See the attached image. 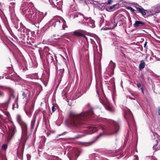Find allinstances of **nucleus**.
I'll use <instances>...</instances> for the list:
<instances>
[{"instance_id": "09e8293b", "label": "nucleus", "mask_w": 160, "mask_h": 160, "mask_svg": "<svg viewBox=\"0 0 160 160\" xmlns=\"http://www.w3.org/2000/svg\"><path fill=\"white\" fill-rule=\"evenodd\" d=\"M140 89H141L142 90V92L143 93V89H142V88H140Z\"/></svg>"}, {"instance_id": "2f4dec72", "label": "nucleus", "mask_w": 160, "mask_h": 160, "mask_svg": "<svg viewBox=\"0 0 160 160\" xmlns=\"http://www.w3.org/2000/svg\"><path fill=\"white\" fill-rule=\"evenodd\" d=\"M4 93L3 92L0 91V97H2L4 96Z\"/></svg>"}, {"instance_id": "412c9836", "label": "nucleus", "mask_w": 160, "mask_h": 160, "mask_svg": "<svg viewBox=\"0 0 160 160\" xmlns=\"http://www.w3.org/2000/svg\"><path fill=\"white\" fill-rule=\"evenodd\" d=\"M21 126L22 130L26 132L27 129V125L25 124H23L22 125H21Z\"/></svg>"}, {"instance_id": "ddd939ff", "label": "nucleus", "mask_w": 160, "mask_h": 160, "mask_svg": "<svg viewBox=\"0 0 160 160\" xmlns=\"http://www.w3.org/2000/svg\"><path fill=\"white\" fill-rule=\"evenodd\" d=\"M145 25V23L144 22L141 21H136L133 24V26L134 27L137 28L139 27L143 26Z\"/></svg>"}, {"instance_id": "79ce46f5", "label": "nucleus", "mask_w": 160, "mask_h": 160, "mask_svg": "<svg viewBox=\"0 0 160 160\" xmlns=\"http://www.w3.org/2000/svg\"><path fill=\"white\" fill-rule=\"evenodd\" d=\"M15 4V3H14V2L10 3V5H14Z\"/></svg>"}, {"instance_id": "603ef678", "label": "nucleus", "mask_w": 160, "mask_h": 160, "mask_svg": "<svg viewBox=\"0 0 160 160\" xmlns=\"http://www.w3.org/2000/svg\"><path fill=\"white\" fill-rule=\"evenodd\" d=\"M104 30H107V29H106V28H104Z\"/></svg>"}, {"instance_id": "423d86ee", "label": "nucleus", "mask_w": 160, "mask_h": 160, "mask_svg": "<svg viewBox=\"0 0 160 160\" xmlns=\"http://www.w3.org/2000/svg\"><path fill=\"white\" fill-rule=\"evenodd\" d=\"M118 23L119 24V26H122L123 24V22L121 20H119L118 22H116L115 18H113L111 20V22L108 24H107V25L109 27L107 29H112L114 28L117 26Z\"/></svg>"}, {"instance_id": "5701e85b", "label": "nucleus", "mask_w": 160, "mask_h": 160, "mask_svg": "<svg viewBox=\"0 0 160 160\" xmlns=\"http://www.w3.org/2000/svg\"><path fill=\"white\" fill-rule=\"evenodd\" d=\"M49 50V48L47 47H45L44 48V51L45 52H47V53H48L50 54L49 52H48Z\"/></svg>"}, {"instance_id": "2eb2a0df", "label": "nucleus", "mask_w": 160, "mask_h": 160, "mask_svg": "<svg viewBox=\"0 0 160 160\" xmlns=\"http://www.w3.org/2000/svg\"><path fill=\"white\" fill-rule=\"evenodd\" d=\"M98 129L97 128L94 126H92L89 127V132H88V134H90L92 133H94L96 132Z\"/></svg>"}, {"instance_id": "0eeeda50", "label": "nucleus", "mask_w": 160, "mask_h": 160, "mask_svg": "<svg viewBox=\"0 0 160 160\" xmlns=\"http://www.w3.org/2000/svg\"><path fill=\"white\" fill-rule=\"evenodd\" d=\"M125 118L127 120L129 127L130 128L131 123H133L134 121L131 112L129 110L126 112L125 115Z\"/></svg>"}, {"instance_id": "a878e982", "label": "nucleus", "mask_w": 160, "mask_h": 160, "mask_svg": "<svg viewBox=\"0 0 160 160\" xmlns=\"http://www.w3.org/2000/svg\"><path fill=\"white\" fill-rule=\"evenodd\" d=\"M2 149L6 150L7 148V145L6 144H3L2 147Z\"/></svg>"}, {"instance_id": "f03ea898", "label": "nucleus", "mask_w": 160, "mask_h": 160, "mask_svg": "<svg viewBox=\"0 0 160 160\" xmlns=\"http://www.w3.org/2000/svg\"><path fill=\"white\" fill-rule=\"evenodd\" d=\"M110 126L108 127L106 125H100L99 128L102 129L104 132L108 131L109 135H116L119 130V126L117 122L111 121L110 122Z\"/></svg>"}, {"instance_id": "4c0bfd02", "label": "nucleus", "mask_w": 160, "mask_h": 160, "mask_svg": "<svg viewBox=\"0 0 160 160\" xmlns=\"http://www.w3.org/2000/svg\"><path fill=\"white\" fill-rule=\"evenodd\" d=\"M130 10L132 12H134L135 11V10L132 8L130 9Z\"/></svg>"}, {"instance_id": "ea45409f", "label": "nucleus", "mask_w": 160, "mask_h": 160, "mask_svg": "<svg viewBox=\"0 0 160 160\" xmlns=\"http://www.w3.org/2000/svg\"><path fill=\"white\" fill-rule=\"evenodd\" d=\"M118 17H122V18H124V16L122 15V14H120V15H119L118 16Z\"/></svg>"}, {"instance_id": "9b49d317", "label": "nucleus", "mask_w": 160, "mask_h": 160, "mask_svg": "<svg viewBox=\"0 0 160 160\" xmlns=\"http://www.w3.org/2000/svg\"><path fill=\"white\" fill-rule=\"evenodd\" d=\"M135 7L137 8V10L138 12L141 13L142 15H146V12L147 11L146 10L144 9L141 6H140L138 4H135Z\"/></svg>"}, {"instance_id": "5fc2aeb1", "label": "nucleus", "mask_w": 160, "mask_h": 160, "mask_svg": "<svg viewBox=\"0 0 160 160\" xmlns=\"http://www.w3.org/2000/svg\"><path fill=\"white\" fill-rule=\"evenodd\" d=\"M79 155H78L77 156V157H78V156H79Z\"/></svg>"}, {"instance_id": "58836bf2", "label": "nucleus", "mask_w": 160, "mask_h": 160, "mask_svg": "<svg viewBox=\"0 0 160 160\" xmlns=\"http://www.w3.org/2000/svg\"><path fill=\"white\" fill-rule=\"evenodd\" d=\"M102 133H100L98 136L97 137V138H98L99 137H100L101 136H102Z\"/></svg>"}, {"instance_id": "f704fd0d", "label": "nucleus", "mask_w": 160, "mask_h": 160, "mask_svg": "<svg viewBox=\"0 0 160 160\" xmlns=\"http://www.w3.org/2000/svg\"><path fill=\"white\" fill-rule=\"evenodd\" d=\"M104 20L103 18L101 19L100 22L101 23H102L104 22Z\"/></svg>"}, {"instance_id": "8fccbe9b", "label": "nucleus", "mask_w": 160, "mask_h": 160, "mask_svg": "<svg viewBox=\"0 0 160 160\" xmlns=\"http://www.w3.org/2000/svg\"><path fill=\"white\" fill-rule=\"evenodd\" d=\"M47 14V12H45V13L43 15L44 16V17Z\"/></svg>"}, {"instance_id": "49530a36", "label": "nucleus", "mask_w": 160, "mask_h": 160, "mask_svg": "<svg viewBox=\"0 0 160 160\" xmlns=\"http://www.w3.org/2000/svg\"><path fill=\"white\" fill-rule=\"evenodd\" d=\"M147 44V42H146L144 44V47H145Z\"/></svg>"}, {"instance_id": "f3484780", "label": "nucleus", "mask_w": 160, "mask_h": 160, "mask_svg": "<svg viewBox=\"0 0 160 160\" xmlns=\"http://www.w3.org/2000/svg\"><path fill=\"white\" fill-rule=\"evenodd\" d=\"M36 120V118L35 117L34 118L32 119L31 121V123L30 128H31V130L32 131L33 130V129L34 128Z\"/></svg>"}, {"instance_id": "864d4df0", "label": "nucleus", "mask_w": 160, "mask_h": 160, "mask_svg": "<svg viewBox=\"0 0 160 160\" xmlns=\"http://www.w3.org/2000/svg\"><path fill=\"white\" fill-rule=\"evenodd\" d=\"M56 36V35H53V37H54V36Z\"/></svg>"}, {"instance_id": "39448f33", "label": "nucleus", "mask_w": 160, "mask_h": 160, "mask_svg": "<svg viewBox=\"0 0 160 160\" xmlns=\"http://www.w3.org/2000/svg\"><path fill=\"white\" fill-rule=\"evenodd\" d=\"M44 18V16L43 12H40L38 14L35 12L34 15L33 16L32 21L35 22L37 24L39 23Z\"/></svg>"}, {"instance_id": "a211bd4d", "label": "nucleus", "mask_w": 160, "mask_h": 160, "mask_svg": "<svg viewBox=\"0 0 160 160\" xmlns=\"http://www.w3.org/2000/svg\"><path fill=\"white\" fill-rule=\"evenodd\" d=\"M145 65V63L144 61H141L139 65V68L140 70H142L144 68Z\"/></svg>"}, {"instance_id": "6ab92c4d", "label": "nucleus", "mask_w": 160, "mask_h": 160, "mask_svg": "<svg viewBox=\"0 0 160 160\" xmlns=\"http://www.w3.org/2000/svg\"><path fill=\"white\" fill-rule=\"evenodd\" d=\"M43 140L42 141H40V144L39 145V148H41L42 146L44 145L45 142V138H43Z\"/></svg>"}, {"instance_id": "de8ad7c7", "label": "nucleus", "mask_w": 160, "mask_h": 160, "mask_svg": "<svg viewBox=\"0 0 160 160\" xmlns=\"http://www.w3.org/2000/svg\"><path fill=\"white\" fill-rule=\"evenodd\" d=\"M60 70V71H61V72H63L64 71V69H61Z\"/></svg>"}, {"instance_id": "4d7b16f0", "label": "nucleus", "mask_w": 160, "mask_h": 160, "mask_svg": "<svg viewBox=\"0 0 160 160\" xmlns=\"http://www.w3.org/2000/svg\"><path fill=\"white\" fill-rule=\"evenodd\" d=\"M105 159V160H107V159Z\"/></svg>"}, {"instance_id": "393cba45", "label": "nucleus", "mask_w": 160, "mask_h": 160, "mask_svg": "<svg viewBox=\"0 0 160 160\" xmlns=\"http://www.w3.org/2000/svg\"><path fill=\"white\" fill-rule=\"evenodd\" d=\"M2 89L3 90H9L10 91H11L12 90L11 88L8 87H6V86H2Z\"/></svg>"}, {"instance_id": "7c9ffc66", "label": "nucleus", "mask_w": 160, "mask_h": 160, "mask_svg": "<svg viewBox=\"0 0 160 160\" xmlns=\"http://www.w3.org/2000/svg\"><path fill=\"white\" fill-rule=\"evenodd\" d=\"M85 33H83L82 35V37L84 38L86 40H88L87 38L84 35V34Z\"/></svg>"}, {"instance_id": "b1692460", "label": "nucleus", "mask_w": 160, "mask_h": 160, "mask_svg": "<svg viewBox=\"0 0 160 160\" xmlns=\"http://www.w3.org/2000/svg\"><path fill=\"white\" fill-rule=\"evenodd\" d=\"M22 32L23 33V34H24V35H25V34L26 35H28V31L26 28H24L23 29Z\"/></svg>"}, {"instance_id": "6e6d98bb", "label": "nucleus", "mask_w": 160, "mask_h": 160, "mask_svg": "<svg viewBox=\"0 0 160 160\" xmlns=\"http://www.w3.org/2000/svg\"><path fill=\"white\" fill-rule=\"evenodd\" d=\"M22 153H21V155L22 156Z\"/></svg>"}, {"instance_id": "3c124183", "label": "nucleus", "mask_w": 160, "mask_h": 160, "mask_svg": "<svg viewBox=\"0 0 160 160\" xmlns=\"http://www.w3.org/2000/svg\"><path fill=\"white\" fill-rule=\"evenodd\" d=\"M60 38H55V39H60Z\"/></svg>"}, {"instance_id": "37998d69", "label": "nucleus", "mask_w": 160, "mask_h": 160, "mask_svg": "<svg viewBox=\"0 0 160 160\" xmlns=\"http://www.w3.org/2000/svg\"><path fill=\"white\" fill-rule=\"evenodd\" d=\"M12 97L14 98V97H13V95H12L10 96V98H9V101H10V100L11 98H12Z\"/></svg>"}, {"instance_id": "a18cd8bd", "label": "nucleus", "mask_w": 160, "mask_h": 160, "mask_svg": "<svg viewBox=\"0 0 160 160\" xmlns=\"http://www.w3.org/2000/svg\"><path fill=\"white\" fill-rule=\"evenodd\" d=\"M132 7H128L127 8L130 10V9Z\"/></svg>"}, {"instance_id": "e433bc0d", "label": "nucleus", "mask_w": 160, "mask_h": 160, "mask_svg": "<svg viewBox=\"0 0 160 160\" xmlns=\"http://www.w3.org/2000/svg\"><path fill=\"white\" fill-rule=\"evenodd\" d=\"M67 133V132H63V133H61V134H59L58 136H60L61 135H63L64 134L66 133Z\"/></svg>"}, {"instance_id": "473e14b6", "label": "nucleus", "mask_w": 160, "mask_h": 160, "mask_svg": "<svg viewBox=\"0 0 160 160\" xmlns=\"http://www.w3.org/2000/svg\"><path fill=\"white\" fill-rule=\"evenodd\" d=\"M27 160H29L30 158V156L29 154H27Z\"/></svg>"}, {"instance_id": "20e7f679", "label": "nucleus", "mask_w": 160, "mask_h": 160, "mask_svg": "<svg viewBox=\"0 0 160 160\" xmlns=\"http://www.w3.org/2000/svg\"><path fill=\"white\" fill-rule=\"evenodd\" d=\"M52 25L55 27H62L63 29H65V28L67 27L65 21L63 19L60 17L56 18V21L55 22L53 23Z\"/></svg>"}, {"instance_id": "7ed1b4c3", "label": "nucleus", "mask_w": 160, "mask_h": 160, "mask_svg": "<svg viewBox=\"0 0 160 160\" xmlns=\"http://www.w3.org/2000/svg\"><path fill=\"white\" fill-rule=\"evenodd\" d=\"M32 4L30 2L25 3L22 6V12L28 20L32 21L35 13L33 9L31 8Z\"/></svg>"}, {"instance_id": "a19ab883", "label": "nucleus", "mask_w": 160, "mask_h": 160, "mask_svg": "<svg viewBox=\"0 0 160 160\" xmlns=\"http://www.w3.org/2000/svg\"><path fill=\"white\" fill-rule=\"evenodd\" d=\"M158 113L159 115H160V108H158Z\"/></svg>"}, {"instance_id": "1a4fd4ad", "label": "nucleus", "mask_w": 160, "mask_h": 160, "mask_svg": "<svg viewBox=\"0 0 160 160\" xmlns=\"http://www.w3.org/2000/svg\"><path fill=\"white\" fill-rule=\"evenodd\" d=\"M82 16L83 17L85 21H86L88 23V25L90 27L93 28L95 27L94 21L91 19V18L88 17H86L83 15L82 14Z\"/></svg>"}, {"instance_id": "c03bdc74", "label": "nucleus", "mask_w": 160, "mask_h": 160, "mask_svg": "<svg viewBox=\"0 0 160 160\" xmlns=\"http://www.w3.org/2000/svg\"><path fill=\"white\" fill-rule=\"evenodd\" d=\"M115 6V5H113L112 6H111L110 7V9L113 8H114V7Z\"/></svg>"}, {"instance_id": "72a5a7b5", "label": "nucleus", "mask_w": 160, "mask_h": 160, "mask_svg": "<svg viewBox=\"0 0 160 160\" xmlns=\"http://www.w3.org/2000/svg\"><path fill=\"white\" fill-rule=\"evenodd\" d=\"M107 2L108 4H110L112 3V0H108Z\"/></svg>"}, {"instance_id": "f257e3e1", "label": "nucleus", "mask_w": 160, "mask_h": 160, "mask_svg": "<svg viewBox=\"0 0 160 160\" xmlns=\"http://www.w3.org/2000/svg\"><path fill=\"white\" fill-rule=\"evenodd\" d=\"M93 114L92 110L79 114H76L74 112L70 111L67 124L69 126L75 128V131H72L73 132H78V131L75 129L80 127V125L83 123L82 121L88 120Z\"/></svg>"}, {"instance_id": "dca6fc26", "label": "nucleus", "mask_w": 160, "mask_h": 160, "mask_svg": "<svg viewBox=\"0 0 160 160\" xmlns=\"http://www.w3.org/2000/svg\"><path fill=\"white\" fill-rule=\"evenodd\" d=\"M104 106L107 110L111 112H113L115 111V109L114 108L111 107L107 104H104Z\"/></svg>"}, {"instance_id": "4be33fe9", "label": "nucleus", "mask_w": 160, "mask_h": 160, "mask_svg": "<svg viewBox=\"0 0 160 160\" xmlns=\"http://www.w3.org/2000/svg\"><path fill=\"white\" fill-rule=\"evenodd\" d=\"M25 111L26 114L28 116H30L31 115L32 111H30V110H29L28 109V110H25Z\"/></svg>"}, {"instance_id": "cd10ccee", "label": "nucleus", "mask_w": 160, "mask_h": 160, "mask_svg": "<svg viewBox=\"0 0 160 160\" xmlns=\"http://www.w3.org/2000/svg\"><path fill=\"white\" fill-rule=\"evenodd\" d=\"M34 108V105L32 104L28 108V109L30 110V111H32L33 110Z\"/></svg>"}, {"instance_id": "6e6552de", "label": "nucleus", "mask_w": 160, "mask_h": 160, "mask_svg": "<svg viewBox=\"0 0 160 160\" xmlns=\"http://www.w3.org/2000/svg\"><path fill=\"white\" fill-rule=\"evenodd\" d=\"M8 129L9 133L7 137V139L8 140H10L16 132V130L15 127L14 126L10 127H9Z\"/></svg>"}, {"instance_id": "bb28decb", "label": "nucleus", "mask_w": 160, "mask_h": 160, "mask_svg": "<svg viewBox=\"0 0 160 160\" xmlns=\"http://www.w3.org/2000/svg\"><path fill=\"white\" fill-rule=\"evenodd\" d=\"M110 63L112 65V67H113V69H114L116 66L115 63L113 62L112 61H110Z\"/></svg>"}, {"instance_id": "c85d7f7f", "label": "nucleus", "mask_w": 160, "mask_h": 160, "mask_svg": "<svg viewBox=\"0 0 160 160\" xmlns=\"http://www.w3.org/2000/svg\"><path fill=\"white\" fill-rule=\"evenodd\" d=\"M56 158V157L53 156H51L50 158V159H51V160H55Z\"/></svg>"}, {"instance_id": "f8f14e48", "label": "nucleus", "mask_w": 160, "mask_h": 160, "mask_svg": "<svg viewBox=\"0 0 160 160\" xmlns=\"http://www.w3.org/2000/svg\"><path fill=\"white\" fill-rule=\"evenodd\" d=\"M155 142L154 144L153 148L156 150H159L160 148V137H158L157 139L155 140Z\"/></svg>"}, {"instance_id": "9d476101", "label": "nucleus", "mask_w": 160, "mask_h": 160, "mask_svg": "<svg viewBox=\"0 0 160 160\" xmlns=\"http://www.w3.org/2000/svg\"><path fill=\"white\" fill-rule=\"evenodd\" d=\"M85 31L81 29L76 30L71 33V35L77 37H82L83 33H85Z\"/></svg>"}, {"instance_id": "c9c22d12", "label": "nucleus", "mask_w": 160, "mask_h": 160, "mask_svg": "<svg viewBox=\"0 0 160 160\" xmlns=\"http://www.w3.org/2000/svg\"><path fill=\"white\" fill-rule=\"evenodd\" d=\"M137 87L138 88H140L141 87V84L140 83H138L137 84Z\"/></svg>"}, {"instance_id": "4468645a", "label": "nucleus", "mask_w": 160, "mask_h": 160, "mask_svg": "<svg viewBox=\"0 0 160 160\" xmlns=\"http://www.w3.org/2000/svg\"><path fill=\"white\" fill-rule=\"evenodd\" d=\"M30 92L29 91L27 90L24 92L22 94V96L23 99L25 98L27 100L28 99V98L30 96Z\"/></svg>"}, {"instance_id": "c756f323", "label": "nucleus", "mask_w": 160, "mask_h": 160, "mask_svg": "<svg viewBox=\"0 0 160 160\" xmlns=\"http://www.w3.org/2000/svg\"><path fill=\"white\" fill-rule=\"evenodd\" d=\"M52 112H54L55 110V106L54 105L52 108Z\"/></svg>"}, {"instance_id": "aec40b11", "label": "nucleus", "mask_w": 160, "mask_h": 160, "mask_svg": "<svg viewBox=\"0 0 160 160\" xmlns=\"http://www.w3.org/2000/svg\"><path fill=\"white\" fill-rule=\"evenodd\" d=\"M85 135V134H83L82 135L78 134L75 137L73 138H72L73 139L79 138L83 136H84Z\"/></svg>"}]
</instances>
